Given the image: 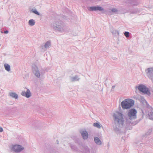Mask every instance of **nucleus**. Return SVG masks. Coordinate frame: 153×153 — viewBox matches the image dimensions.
Masks as SVG:
<instances>
[{
	"label": "nucleus",
	"mask_w": 153,
	"mask_h": 153,
	"mask_svg": "<svg viewBox=\"0 0 153 153\" xmlns=\"http://www.w3.org/2000/svg\"><path fill=\"white\" fill-rule=\"evenodd\" d=\"M134 104V101L131 99H126L121 102V105L123 109H128Z\"/></svg>",
	"instance_id": "f257e3e1"
},
{
	"label": "nucleus",
	"mask_w": 153,
	"mask_h": 153,
	"mask_svg": "<svg viewBox=\"0 0 153 153\" xmlns=\"http://www.w3.org/2000/svg\"><path fill=\"white\" fill-rule=\"evenodd\" d=\"M113 117L115 121L119 124H123L124 120L123 115L122 113L116 112L114 114Z\"/></svg>",
	"instance_id": "f03ea898"
},
{
	"label": "nucleus",
	"mask_w": 153,
	"mask_h": 153,
	"mask_svg": "<svg viewBox=\"0 0 153 153\" xmlns=\"http://www.w3.org/2000/svg\"><path fill=\"white\" fill-rule=\"evenodd\" d=\"M138 90L148 95H150V92L146 87L143 85H140L137 87Z\"/></svg>",
	"instance_id": "7ed1b4c3"
},
{
	"label": "nucleus",
	"mask_w": 153,
	"mask_h": 153,
	"mask_svg": "<svg viewBox=\"0 0 153 153\" xmlns=\"http://www.w3.org/2000/svg\"><path fill=\"white\" fill-rule=\"evenodd\" d=\"M137 111L134 109H131L130 110L129 112L128 113V115L129 117V118L131 120L134 119L136 118V114Z\"/></svg>",
	"instance_id": "20e7f679"
},
{
	"label": "nucleus",
	"mask_w": 153,
	"mask_h": 153,
	"mask_svg": "<svg viewBox=\"0 0 153 153\" xmlns=\"http://www.w3.org/2000/svg\"><path fill=\"white\" fill-rule=\"evenodd\" d=\"M24 149V147L19 145H16L13 146L12 149L16 152H21Z\"/></svg>",
	"instance_id": "39448f33"
},
{
	"label": "nucleus",
	"mask_w": 153,
	"mask_h": 153,
	"mask_svg": "<svg viewBox=\"0 0 153 153\" xmlns=\"http://www.w3.org/2000/svg\"><path fill=\"white\" fill-rule=\"evenodd\" d=\"M22 95L28 98L31 96V93L29 90L27 89L26 92L23 91L22 92Z\"/></svg>",
	"instance_id": "423d86ee"
},
{
	"label": "nucleus",
	"mask_w": 153,
	"mask_h": 153,
	"mask_svg": "<svg viewBox=\"0 0 153 153\" xmlns=\"http://www.w3.org/2000/svg\"><path fill=\"white\" fill-rule=\"evenodd\" d=\"M90 10H102L103 9L100 7H90Z\"/></svg>",
	"instance_id": "0eeeda50"
},
{
	"label": "nucleus",
	"mask_w": 153,
	"mask_h": 153,
	"mask_svg": "<svg viewBox=\"0 0 153 153\" xmlns=\"http://www.w3.org/2000/svg\"><path fill=\"white\" fill-rule=\"evenodd\" d=\"M82 135L84 139H87L88 138V134L86 131H83L82 133Z\"/></svg>",
	"instance_id": "6e6552de"
},
{
	"label": "nucleus",
	"mask_w": 153,
	"mask_h": 153,
	"mask_svg": "<svg viewBox=\"0 0 153 153\" xmlns=\"http://www.w3.org/2000/svg\"><path fill=\"white\" fill-rule=\"evenodd\" d=\"M94 141L97 144L100 145L101 144V141L99 139V138L96 137L94 138Z\"/></svg>",
	"instance_id": "1a4fd4ad"
},
{
	"label": "nucleus",
	"mask_w": 153,
	"mask_h": 153,
	"mask_svg": "<svg viewBox=\"0 0 153 153\" xmlns=\"http://www.w3.org/2000/svg\"><path fill=\"white\" fill-rule=\"evenodd\" d=\"M4 67L6 70L7 71H9L10 70V66L8 64H5L4 65Z\"/></svg>",
	"instance_id": "9d476101"
},
{
	"label": "nucleus",
	"mask_w": 153,
	"mask_h": 153,
	"mask_svg": "<svg viewBox=\"0 0 153 153\" xmlns=\"http://www.w3.org/2000/svg\"><path fill=\"white\" fill-rule=\"evenodd\" d=\"M10 95V96L15 99H17L18 97L17 95L14 93H11Z\"/></svg>",
	"instance_id": "9b49d317"
},
{
	"label": "nucleus",
	"mask_w": 153,
	"mask_h": 153,
	"mask_svg": "<svg viewBox=\"0 0 153 153\" xmlns=\"http://www.w3.org/2000/svg\"><path fill=\"white\" fill-rule=\"evenodd\" d=\"M35 22L33 19H30L29 21V24L31 26H33L34 25Z\"/></svg>",
	"instance_id": "f8f14e48"
},
{
	"label": "nucleus",
	"mask_w": 153,
	"mask_h": 153,
	"mask_svg": "<svg viewBox=\"0 0 153 153\" xmlns=\"http://www.w3.org/2000/svg\"><path fill=\"white\" fill-rule=\"evenodd\" d=\"M93 126L98 128H101V126L100 124L97 123H94L93 124Z\"/></svg>",
	"instance_id": "ddd939ff"
},
{
	"label": "nucleus",
	"mask_w": 153,
	"mask_h": 153,
	"mask_svg": "<svg viewBox=\"0 0 153 153\" xmlns=\"http://www.w3.org/2000/svg\"><path fill=\"white\" fill-rule=\"evenodd\" d=\"M51 45L50 42H47L45 44V48L49 47Z\"/></svg>",
	"instance_id": "4468645a"
},
{
	"label": "nucleus",
	"mask_w": 153,
	"mask_h": 153,
	"mask_svg": "<svg viewBox=\"0 0 153 153\" xmlns=\"http://www.w3.org/2000/svg\"><path fill=\"white\" fill-rule=\"evenodd\" d=\"M35 74L37 77H39L40 76V73L38 71H36Z\"/></svg>",
	"instance_id": "2eb2a0df"
},
{
	"label": "nucleus",
	"mask_w": 153,
	"mask_h": 153,
	"mask_svg": "<svg viewBox=\"0 0 153 153\" xmlns=\"http://www.w3.org/2000/svg\"><path fill=\"white\" fill-rule=\"evenodd\" d=\"M32 12L33 13L37 15H39V13L35 10H32Z\"/></svg>",
	"instance_id": "dca6fc26"
},
{
	"label": "nucleus",
	"mask_w": 153,
	"mask_h": 153,
	"mask_svg": "<svg viewBox=\"0 0 153 153\" xmlns=\"http://www.w3.org/2000/svg\"><path fill=\"white\" fill-rule=\"evenodd\" d=\"M129 33L128 32H126L124 33L125 36L126 37H129Z\"/></svg>",
	"instance_id": "f3484780"
},
{
	"label": "nucleus",
	"mask_w": 153,
	"mask_h": 153,
	"mask_svg": "<svg viewBox=\"0 0 153 153\" xmlns=\"http://www.w3.org/2000/svg\"><path fill=\"white\" fill-rule=\"evenodd\" d=\"M111 10L112 11L114 12H116L117 11V10L115 8L112 9Z\"/></svg>",
	"instance_id": "a211bd4d"
},
{
	"label": "nucleus",
	"mask_w": 153,
	"mask_h": 153,
	"mask_svg": "<svg viewBox=\"0 0 153 153\" xmlns=\"http://www.w3.org/2000/svg\"><path fill=\"white\" fill-rule=\"evenodd\" d=\"M3 131V128L2 127H0V132H2Z\"/></svg>",
	"instance_id": "6ab92c4d"
},
{
	"label": "nucleus",
	"mask_w": 153,
	"mask_h": 153,
	"mask_svg": "<svg viewBox=\"0 0 153 153\" xmlns=\"http://www.w3.org/2000/svg\"><path fill=\"white\" fill-rule=\"evenodd\" d=\"M8 33V31H7V30H6V31H4V33Z\"/></svg>",
	"instance_id": "aec40b11"
},
{
	"label": "nucleus",
	"mask_w": 153,
	"mask_h": 153,
	"mask_svg": "<svg viewBox=\"0 0 153 153\" xmlns=\"http://www.w3.org/2000/svg\"><path fill=\"white\" fill-rule=\"evenodd\" d=\"M150 68H149L147 70L149 71L150 70Z\"/></svg>",
	"instance_id": "412c9836"
}]
</instances>
